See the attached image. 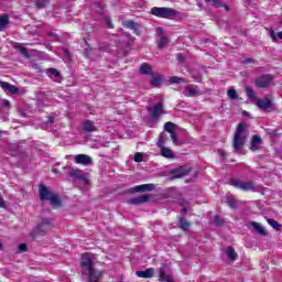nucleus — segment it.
<instances>
[{"mask_svg":"<svg viewBox=\"0 0 282 282\" xmlns=\"http://www.w3.org/2000/svg\"><path fill=\"white\" fill-rule=\"evenodd\" d=\"M39 195L41 202H50L52 208H61L63 206V200L59 195L54 194L44 184L39 185Z\"/></svg>","mask_w":282,"mask_h":282,"instance_id":"f257e3e1","label":"nucleus"},{"mask_svg":"<svg viewBox=\"0 0 282 282\" xmlns=\"http://www.w3.org/2000/svg\"><path fill=\"white\" fill-rule=\"evenodd\" d=\"M247 129L248 127L246 126V122L238 123L232 139L235 153H241V151H243V147L246 145V135L243 133H246Z\"/></svg>","mask_w":282,"mask_h":282,"instance_id":"f03ea898","label":"nucleus"},{"mask_svg":"<svg viewBox=\"0 0 282 282\" xmlns=\"http://www.w3.org/2000/svg\"><path fill=\"white\" fill-rule=\"evenodd\" d=\"M150 12L153 17H158V19H173V17H177L175 9L169 7H153Z\"/></svg>","mask_w":282,"mask_h":282,"instance_id":"7ed1b4c3","label":"nucleus"},{"mask_svg":"<svg viewBox=\"0 0 282 282\" xmlns=\"http://www.w3.org/2000/svg\"><path fill=\"white\" fill-rule=\"evenodd\" d=\"M54 228V224L50 218H42L41 223L35 228V235H41V237L47 234V230Z\"/></svg>","mask_w":282,"mask_h":282,"instance_id":"20e7f679","label":"nucleus"},{"mask_svg":"<svg viewBox=\"0 0 282 282\" xmlns=\"http://www.w3.org/2000/svg\"><path fill=\"white\" fill-rule=\"evenodd\" d=\"M229 184L230 186H234V188L245 191V193H248V191H256L254 182H239L237 178H231Z\"/></svg>","mask_w":282,"mask_h":282,"instance_id":"39448f33","label":"nucleus"},{"mask_svg":"<svg viewBox=\"0 0 282 282\" xmlns=\"http://www.w3.org/2000/svg\"><path fill=\"white\" fill-rule=\"evenodd\" d=\"M191 171H193L192 167L182 165L174 170H171L170 173H171V175H173L174 180H180L181 177H186V175H188V173H191Z\"/></svg>","mask_w":282,"mask_h":282,"instance_id":"423d86ee","label":"nucleus"},{"mask_svg":"<svg viewBox=\"0 0 282 282\" xmlns=\"http://www.w3.org/2000/svg\"><path fill=\"white\" fill-rule=\"evenodd\" d=\"M272 80H273L272 75L267 74L258 77L254 82V85L259 89H265V87H270V83H272Z\"/></svg>","mask_w":282,"mask_h":282,"instance_id":"0eeeda50","label":"nucleus"},{"mask_svg":"<svg viewBox=\"0 0 282 282\" xmlns=\"http://www.w3.org/2000/svg\"><path fill=\"white\" fill-rule=\"evenodd\" d=\"M256 107L260 108L262 111H272V100L268 97L258 98L256 100Z\"/></svg>","mask_w":282,"mask_h":282,"instance_id":"6e6552de","label":"nucleus"},{"mask_svg":"<svg viewBox=\"0 0 282 282\" xmlns=\"http://www.w3.org/2000/svg\"><path fill=\"white\" fill-rule=\"evenodd\" d=\"M250 145L253 153H259V151H261V147H263V139L258 134H253L251 137Z\"/></svg>","mask_w":282,"mask_h":282,"instance_id":"1a4fd4ad","label":"nucleus"},{"mask_svg":"<svg viewBox=\"0 0 282 282\" xmlns=\"http://www.w3.org/2000/svg\"><path fill=\"white\" fill-rule=\"evenodd\" d=\"M164 113V104L158 102L153 106L150 113L151 120H160V116Z\"/></svg>","mask_w":282,"mask_h":282,"instance_id":"9d476101","label":"nucleus"},{"mask_svg":"<svg viewBox=\"0 0 282 282\" xmlns=\"http://www.w3.org/2000/svg\"><path fill=\"white\" fill-rule=\"evenodd\" d=\"M75 164H82V166H89L91 164V156L87 154H77L74 158Z\"/></svg>","mask_w":282,"mask_h":282,"instance_id":"9b49d317","label":"nucleus"},{"mask_svg":"<svg viewBox=\"0 0 282 282\" xmlns=\"http://www.w3.org/2000/svg\"><path fill=\"white\" fill-rule=\"evenodd\" d=\"M155 189L154 184H142L132 187L131 193H149Z\"/></svg>","mask_w":282,"mask_h":282,"instance_id":"f8f14e48","label":"nucleus"},{"mask_svg":"<svg viewBox=\"0 0 282 282\" xmlns=\"http://www.w3.org/2000/svg\"><path fill=\"white\" fill-rule=\"evenodd\" d=\"M88 282H98L102 278V271H96V268L88 269Z\"/></svg>","mask_w":282,"mask_h":282,"instance_id":"ddd939ff","label":"nucleus"},{"mask_svg":"<svg viewBox=\"0 0 282 282\" xmlns=\"http://www.w3.org/2000/svg\"><path fill=\"white\" fill-rule=\"evenodd\" d=\"M151 199V196L149 195H141V196H137L133 198H130L128 200V204H131L133 206H138L140 204H147V202H149Z\"/></svg>","mask_w":282,"mask_h":282,"instance_id":"4468645a","label":"nucleus"},{"mask_svg":"<svg viewBox=\"0 0 282 282\" xmlns=\"http://www.w3.org/2000/svg\"><path fill=\"white\" fill-rule=\"evenodd\" d=\"M80 265L86 270H91L94 268V260H91V257H89V253L82 254Z\"/></svg>","mask_w":282,"mask_h":282,"instance_id":"2eb2a0df","label":"nucleus"},{"mask_svg":"<svg viewBox=\"0 0 282 282\" xmlns=\"http://www.w3.org/2000/svg\"><path fill=\"white\" fill-rule=\"evenodd\" d=\"M84 133H94L96 132V124L94 121L86 119L82 123Z\"/></svg>","mask_w":282,"mask_h":282,"instance_id":"dca6fc26","label":"nucleus"},{"mask_svg":"<svg viewBox=\"0 0 282 282\" xmlns=\"http://www.w3.org/2000/svg\"><path fill=\"white\" fill-rule=\"evenodd\" d=\"M151 79H150V86L153 88H158L162 85V83H164V76L161 74H152L151 75Z\"/></svg>","mask_w":282,"mask_h":282,"instance_id":"f3484780","label":"nucleus"},{"mask_svg":"<svg viewBox=\"0 0 282 282\" xmlns=\"http://www.w3.org/2000/svg\"><path fill=\"white\" fill-rule=\"evenodd\" d=\"M123 28H127L128 30H132L133 34L137 36H140V29L139 24L133 22V20H127L123 22Z\"/></svg>","mask_w":282,"mask_h":282,"instance_id":"a211bd4d","label":"nucleus"},{"mask_svg":"<svg viewBox=\"0 0 282 282\" xmlns=\"http://www.w3.org/2000/svg\"><path fill=\"white\" fill-rule=\"evenodd\" d=\"M135 274L139 279H153L155 276V269L150 268L144 271H137Z\"/></svg>","mask_w":282,"mask_h":282,"instance_id":"6ab92c4d","label":"nucleus"},{"mask_svg":"<svg viewBox=\"0 0 282 282\" xmlns=\"http://www.w3.org/2000/svg\"><path fill=\"white\" fill-rule=\"evenodd\" d=\"M139 74L141 76H153V67L149 63H143L139 67Z\"/></svg>","mask_w":282,"mask_h":282,"instance_id":"aec40b11","label":"nucleus"},{"mask_svg":"<svg viewBox=\"0 0 282 282\" xmlns=\"http://www.w3.org/2000/svg\"><path fill=\"white\" fill-rule=\"evenodd\" d=\"M0 87L4 90V91H9V94H13L17 95L19 94V88L8 82H0Z\"/></svg>","mask_w":282,"mask_h":282,"instance_id":"412c9836","label":"nucleus"},{"mask_svg":"<svg viewBox=\"0 0 282 282\" xmlns=\"http://www.w3.org/2000/svg\"><path fill=\"white\" fill-rule=\"evenodd\" d=\"M47 76L51 80H54V83H61V72H58V69L47 68Z\"/></svg>","mask_w":282,"mask_h":282,"instance_id":"4be33fe9","label":"nucleus"},{"mask_svg":"<svg viewBox=\"0 0 282 282\" xmlns=\"http://www.w3.org/2000/svg\"><path fill=\"white\" fill-rule=\"evenodd\" d=\"M178 228L183 230V232H188V230H191V221L186 220L184 216H180Z\"/></svg>","mask_w":282,"mask_h":282,"instance_id":"5701e85b","label":"nucleus"},{"mask_svg":"<svg viewBox=\"0 0 282 282\" xmlns=\"http://www.w3.org/2000/svg\"><path fill=\"white\" fill-rule=\"evenodd\" d=\"M68 175L73 180H85V174L83 173V171L80 169L72 167L70 171L68 172Z\"/></svg>","mask_w":282,"mask_h":282,"instance_id":"b1692460","label":"nucleus"},{"mask_svg":"<svg viewBox=\"0 0 282 282\" xmlns=\"http://www.w3.org/2000/svg\"><path fill=\"white\" fill-rule=\"evenodd\" d=\"M173 278L169 274H166V271H164V268L159 269V281L160 282H171Z\"/></svg>","mask_w":282,"mask_h":282,"instance_id":"393cba45","label":"nucleus"},{"mask_svg":"<svg viewBox=\"0 0 282 282\" xmlns=\"http://www.w3.org/2000/svg\"><path fill=\"white\" fill-rule=\"evenodd\" d=\"M161 155L163 158H166L167 160H173V158H175V154H173V150L166 147H161Z\"/></svg>","mask_w":282,"mask_h":282,"instance_id":"a878e982","label":"nucleus"},{"mask_svg":"<svg viewBox=\"0 0 282 282\" xmlns=\"http://www.w3.org/2000/svg\"><path fill=\"white\" fill-rule=\"evenodd\" d=\"M207 3H212L214 8H225V10H230V7L228 4H225L224 2L219 0H205Z\"/></svg>","mask_w":282,"mask_h":282,"instance_id":"bb28decb","label":"nucleus"},{"mask_svg":"<svg viewBox=\"0 0 282 282\" xmlns=\"http://www.w3.org/2000/svg\"><path fill=\"white\" fill-rule=\"evenodd\" d=\"M227 257L229 261H237V251H235V248H232L231 246L227 248Z\"/></svg>","mask_w":282,"mask_h":282,"instance_id":"cd10ccee","label":"nucleus"},{"mask_svg":"<svg viewBox=\"0 0 282 282\" xmlns=\"http://www.w3.org/2000/svg\"><path fill=\"white\" fill-rule=\"evenodd\" d=\"M9 23H10V17L8 14L0 15V30L8 28Z\"/></svg>","mask_w":282,"mask_h":282,"instance_id":"c85d7f7f","label":"nucleus"},{"mask_svg":"<svg viewBox=\"0 0 282 282\" xmlns=\"http://www.w3.org/2000/svg\"><path fill=\"white\" fill-rule=\"evenodd\" d=\"M227 204L229 208L234 209L237 208V205L239 204V199L232 197V196H227Z\"/></svg>","mask_w":282,"mask_h":282,"instance_id":"c756f323","label":"nucleus"},{"mask_svg":"<svg viewBox=\"0 0 282 282\" xmlns=\"http://www.w3.org/2000/svg\"><path fill=\"white\" fill-rule=\"evenodd\" d=\"M251 226H252V228H254V230H256L257 232H259V235H262V236H265V235H267L265 228H263L259 223L252 221V223H251Z\"/></svg>","mask_w":282,"mask_h":282,"instance_id":"7c9ffc66","label":"nucleus"},{"mask_svg":"<svg viewBox=\"0 0 282 282\" xmlns=\"http://www.w3.org/2000/svg\"><path fill=\"white\" fill-rule=\"evenodd\" d=\"M267 221H268L269 226L274 228V230H281V224H279V221H276L272 218H268Z\"/></svg>","mask_w":282,"mask_h":282,"instance_id":"2f4dec72","label":"nucleus"},{"mask_svg":"<svg viewBox=\"0 0 282 282\" xmlns=\"http://www.w3.org/2000/svg\"><path fill=\"white\" fill-rule=\"evenodd\" d=\"M164 131H167V133H173L175 131V123L171 121L165 122Z\"/></svg>","mask_w":282,"mask_h":282,"instance_id":"473e14b6","label":"nucleus"},{"mask_svg":"<svg viewBox=\"0 0 282 282\" xmlns=\"http://www.w3.org/2000/svg\"><path fill=\"white\" fill-rule=\"evenodd\" d=\"M48 3H50V1H47V0H36L35 7H37L39 10H43V8H47Z\"/></svg>","mask_w":282,"mask_h":282,"instance_id":"72a5a7b5","label":"nucleus"},{"mask_svg":"<svg viewBox=\"0 0 282 282\" xmlns=\"http://www.w3.org/2000/svg\"><path fill=\"white\" fill-rule=\"evenodd\" d=\"M171 85L180 84V83H188L186 79L178 77V76H173L170 78Z\"/></svg>","mask_w":282,"mask_h":282,"instance_id":"f704fd0d","label":"nucleus"},{"mask_svg":"<svg viewBox=\"0 0 282 282\" xmlns=\"http://www.w3.org/2000/svg\"><path fill=\"white\" fill-rule=\"evenodd\" d=\"M184 94H185V96L193 98L194 96H197V90L195 88L187 87V88H185Z\"/></svg>","mask_w":282,"mask_h":282,"instance_id":"c9c22d12","label":"nucleus"},{"mask_svg":"<svg viewBox=\"0 0 282 282\" xmlns=\"http://www.w3.org/2000/svg\"><path fill=\"white\" fill-rule=\"evenodd\" d=\"M246 94H247L248 98H250V100H256L257 94L254 93V90L252 88L246 87Z\"/></svg>","mask_w":282,"mask_h":282,"instance_id":"e433bc0d","label":"nucleus"},{"mask_svg":"<svg viewBox=\"0 0 282 282\" xmlns=\"http://www.w3.org/2000/svg\"><path fill=\"white\" fill-rule=\"evenodd\" d=\"M169 43V39L166 37H161L160 41H158V47L159 50H163L164 47H166V44Z\"/></svg>","mask_w":282,"mask_h":282,"instance_id":"4c0bfd02","label":"nucleus"},{"mask_svg":"<svg viewBox=\"0 0 282 282\" xmlns=\"http://www.w3.org/2000/svg\"><path fill=\"white\" fill-rule=\"evenodd\" d=\"M17 50L20 52V54H22L23 56H25L26 58H30V54L28 53V48H25V46L23 45H18Z\"/></svg>","mask_w":282,"mask_h":282,"instance_id":"58836bf2","label":"nucleus"},{"mask_svg":"<svg viewBox=\"0 0 282 282\" xmlns=\"http://www.w3.org/2000/svg\"><path fill=\"white\" fill-rule=\"evenodd\" d=\"M227 96L231 98V100H237L239 98V95H237V90L235 88H231L227 91Z\"/></svg>","mask_w":282,"mask_h":282,"instance_id":"ea45409f","label":"nucleus"},{"mask_svg":"<svg viewBox=\"0 0 282 282\" xmlns=\"http://www.w3.org/2000/svg\"><path fill=\"white\" fill-rule=\"evenodd\" d=\"M213 224H215V226H224V220L219 215H216L213 217Z\"/></svg>","mask_w":282,"mask_h":282,"instance_id":"a19ab883","label":"nucleus"},{"mask_svg":"<svg viewBox=\"0 0 282 282\" xmlns=\"http://www.w3.org/2000/svg\"><path fill=\"white\" fill-rule=\"evenodd\" d=\"M134 162H144V154L137 152L133 156Z\"/></svg>","mask_w":282,"mask_h":282,"instance_id":"79ce46f5","label":"nucleus"},{"mask_svg":"<svg viewBox=\"0 0 282 282\" xmlns=\"http://www.w3.org/2000/svg\"><path fill=\"white\" fill-rule=\"evenodd\" d=\"M242 65H254V59L252 57H248L241 61Z\"/></svg>","mask_w":282,"mask_h":282,"instance_id":"37998d69","label":"nucleus"},{"mask_svg":"<svg viewBox=\"0 0 282 282\" xmlns=\"http://www.w3.org/2000/svg\"><path fill=\"white\" fill-rule=\"evenodd\" d=\"M270 36H271V41L273 42V43H276V41H279V37H276V33L274 32V30L273 29H270Z\"/></svg>","mask_w":282,"mask_h":282,"instance_id":"c03bdc74","label":"nucleus"},{"mask_svg":"<svg viewBox=\"0 0 282 282\" xmlns=\"http://www.w3.org/2000/svg\"><path fill=\"white\" fill-rule=\"evenodd\" d=\"M105 23L109 28V30H113V23L111 22V18H105Z\"/></svg>","mask_w":282,"mask_h":282,"instance_id":"a18cd8bd","label":"nucleus"},{"mask_svg":"<svg viewBox=\"0 0 282 282\" xmlns=\"http://www.w3.org/2000/svg\"><path fill=\"white\" fill-rule=\"evenodd\" d=\"M18 249L20 252H28V243H20Z\"/></svg>","mask_w":282,"mask_h":282,"instance_id":"49530a36","label":"nucleus"},{"mask_svg":"<svg viewBox=\"0 0 282 282\" xmlns=\"http://www.w3.org/2000/svg\"><path fill=\"white\" fill-rule=\"evenodd\" d=\"M54 120H56V117L48 116L47 120L44 122V124H54Z\"/></svg>","mask_w":282,"mask_h":282,"instance_id":"de8ad7c7","label":"nucleus"},{"mask_svg":"<svg viewBox=\"0 0 282 282\" xmlns=\"http://www.w3.org/2000/svg\"><path fill=\"white\" fill-rule=\"evenodd\" d=\"M170 134H171V140H172L175 144H177V142H178L177 133L174 131V132H170Z\"/></svg>","mask_w":282,"mask_h":282,"instance_id":"09e8293b","label":"nucleus"},{"mask_svg":"<svg viewBox=\"0 0 282 282\" xmlns=\"http://www.w3.org/2000/svg\"><path fill=\"white\" fill-rule=\"evenodd\" d=\"M218 155L220 160H226V151L224 149L218 150Z\"/></svg>","mask_w":282,"mask_h":282,"instance_id":"8fccbe9b","label":"nucleus"},{"mask_svg":"<svg viewBox=\"0 0 282 282\" xmlns=\"http://www.w3.org/2000/svg\"><path fill=\"white\" fill-rule=\"evenodd\" d=\"M156 34H158L159 36H162V34H164V29L158 28V29H156Z\"/></svg>","mask_w":282,"mask_h":282,"instance_id":"3c124183","label":"nucleus"},{"mask_svg":"<svg viewBox=\"0 0 282 282\" xmlns=\"http://www.w3.org/2000/svg\"><path fill=\"white\" fill-rule=\"evenodd\" d=\"M64 54L68 58V61H72V53H69L67 50H64Z\"/></svg>","mask_w":282,"mask_h":282,"instance_id":"603ef678","label":"nucleus"},{"mask_svg":"<svg viewBox=\"0 0 282 282\" xmlns=\"http://www.w3.org/2000/svg\"><path fill=\"white\" fill-rule=\"evenodd\" d=\"M2 106H3V107H10V101L7 100V99H3V100H2Z\"/></svg>","mask_w":282,"mask_h":282,"instance_id":"864d4df0","label":"nucleus"},{"mask_svg":"<svg viewBox=\"0 0 282 282\" xmlns=\"http://www.w3.org/2000/svg\"><path fill=\"white\" fill-rule=\"evenodd\" d=\"M6 206V203L3 202V197L0 194V208H3Z\"/></svg>","mask_w":282,"mask_h":282,"instance_id":"5fc2aeb1","label":"nucleus"},{"mask_svg":"<svg viewBox=\"0 0 282 282\" xmlns=\"http://www.w3.org/2000/svg\"><path fill=\"white\" fill-rule=\"evenodd\" d=\"M177 59H178V61H184V55H183V54H178V55H177Z\"/></svg>","mask_w":282,"mask_h":282,"instance_id":"6e6d98bb","label":"nucleus"},{"mask_svg":"<svg viewBox=\"0 0 282 282\" xmlns=\"http://www.w3.org/2000/svg\"><path fill=\"white\" fill-rule=\"evenodd\" d=\"M278 37H280L281 41H282V31H281V32H278Z\"/></svg>","mask_w":282,"mask_h":282,"instance_id":"4d7b16f0","label":"nucleus"},{"mask_svg":"<svg viewBox=\"0 0 282 282\" xmlns=\"http://www.w3.org/2000/svg\"><path fill=\"white\" fill-rule=\"evenodd\" d=\"M182 212H183L184 214H186V213H188V209H187L186 207H184V208L182 209Z\"/></svg>","mask_w":282,"mask_h":282,"instance_id":"13d9d810","label":"nucleus"},{"mask_svg":"<svg viewBox=\"0 0 282 282\" xmlns=\"http://www.w3.org/2000/svg\"><path fill=\"white\" fill-rule=\"evenodd\" d=\"M0 250H3V243L0 242Z\"/></svg>","mask_w":282,"mask_h":282,"instance_id":"bf43d9fd","label":"nucleus"}]
</instances>
